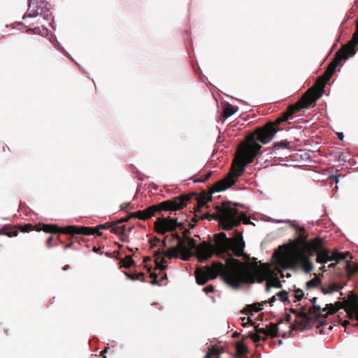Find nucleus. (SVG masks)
Returning a JSON list of instances; mask_svg holds the SVG:
<instances>
[{"label":"nucleus","mask_w":358,"mask_h":358,"mask_svg":"<svg viewBox=\"0 0 358 358\" xmlns=\"http://www.w3.org/2000/svg\"><path fill=\"white\" fill-rule=\"evenodd\" d=\"M276 133L277 130L273 127L272 124L266 123L263 127L256 129L247 137L246 142L240 145L237 151L238 158L234 160L231 172L214 184L210 194H204L197 199V207L194 210V215L192 218L194 223L199 220L207 219L210 216L208 213L201 215V208L206 206L208 201L211 200L212 193L224 191L233 185L237 178L244 172L246 164L253 162L262 148V145L257 143V141L262 144H266L273 138Z\"/></svg>","instance_id":"1"},{"label":"nucleus","mask_w":358,"mask_h":358,"mask_svg":"<svg viewBox=\"0 0 358 358\" xmlns=\"http://www.w3.org/2000/svg\"><path fill=\"white\" fill-rule=\"evenodd\" d=\"M182 241L187 248V250H181L184 254L182 257L184 260L188 259L192 250H195L200 262L206 261L214 254L221 257L229 251H231L236 257H242L245 261L250 259V256L244 252L245 242L241 234L240 236L233 238H227L224 232L216 234L214 236V245L206 241H203L197 245L195 240L192 238H188L187 240L182 239Z\"/></svg>","instance_id":"2"},{"label":"nucleus","mask_w":358,"mask_h":358,"mask_svg":"<svg viewBox=\"0 0 358 358\" xmlns=\"http://www.w3.org/2000/svg\"><path fill=\"white\" fill-rule=\"evenodd\" d=\"M229 257L224 264L219 262H213L210 266L198 268L195 271L196 282L203 285L210 279H215L220 276L228 285L236 289L243 282H252L255 280L254 275L249 269H243L244 264L231 257Z\"/></svg>","instance_id":"3"},{"label":"nucleus","mask_w":358,"mask_h":358,"mask_svg":"<svg viewBox=\"0 0 358 358\" xmlns=\"http://www.w3.org/2000/svg\"><path fill=\"white\" fill-rule=\"evenodd\" d=\"M195 196V194H181L157 204L152 205L143 210L131 213L130 217L145 221L155 216L157 213L170 211L171 213L180 210L187 206L191 198Z\"/></svg>","instance_id":"4"},{"label":"nucleus","mask_w":358,"mask_h":358,"mask_svg":"<svg viewBox=\"0 0 358 358\" xmlns=\"http://www.w3.org/2000/svg\"><path fill=\"white\" fill-rule=\"evenodd\" d=\"M236 204L232 206L230 202H223L221 206L217 208L219 215V223L224 230H231L241 224L250 223V219L243 212L238 213L236 208Z\"/></svg>","instance_id":"5"},{"label":"nucleus","mask_w":358,"mask_h":358,"mask_svg":"<svg viewBox=\"0 0 358 358\" xmlns=\"http://www.w3.org/2000/svg\"><path fill=\"white\" fill-rule=\"evenodd\" d=\"M243 269H249L252 274L254 275L255 280L251 283L257 281L262 283L266 280V290L269 292L271 287L276 288H281L282 284L277 276H271V271L269 264L266 263L262 264L260 262L256 261L254 258V262L249 263H243Z\"/></svg>","instance_id":"6"},{"label":"nucleus","mask_w":358,"mask_h":358,"mask_svg":"<svg viewBox=\"0 0 358 358\" xmlns=\"http://www.w3.org/2000/svg\"><path fill=\"white\" fill-rule=\"evenodd\" d=\"M358 44V24L357 30L354 33L352 39L343 45L335 54L334 59L330 62L324 74L321 76L327 82L336 71L337 66L342 65L349 57L355 54V47Z\"/></svg>","instance_id":"7"},{"label":"nucleus","mask_w":358,"mask_h":358,"mask_svg":"<svg viewBox=\"0 0 358 358\" xmlns=\"http://www.w3.org/2000/svg\"><path fill=\"white\" fill-rule=\"evenodd\" d=\"M175 240L178 242L176 247L170 248L166 251L159 250L156 252L155 257L156 258L155 262L158 269L164 271L166 268V266L164 265L166 262L165 257L169 259L177 258L179 252H182L181 250H187L185 247L182 238L178 233H173L171 234V241H174Z\"/></svg>","instance_id":"8"},{"label":"nucleus","mask_w":358,"mask_h":358,"mask_svg":"<svg viewBox=\"0 0 358 358\" xmlns=\"http://www.w3.org/2000/svg\"><path fill=\"white\" fill-rule=\"evenodd\" d=\"M91 229L86 228H78V226L71 225L66 227H59L56 224H39L36 225V231H43L50 234H65L71 236L77 235V234H90Z\"/></svg>","instance_id":"9"},{"label":"nucleus","mask_w":358,"mask_h":358,"mask_svg":"<svg viewBox=\"0 0 358 358\" xmlns=\"http://www.w3.org/2000/svg\"><path fill=\"white\" fill-rule=\"evenodd\" d=\"M177 228L180 229L184 228V223L179 222L178 217H171V216L158 217L154 223L155 231L161 235L167 232H173Z\"/></svg>","instance_id":"10"},{"label":"nucleus","mask_w":358,"mask_h":358,"mask_svg":"<svg viewBox=\"0 0 358 358\" xmlns=\"http://www.w3.org/2000/svg\"><path fill=\"white\" fill-rule=\"evenodd\" d=\"M321 237L316 236L315 238L308 241V236L306 234V231L303 228L299 229V234L292 242V248L294 250H316L319 246L320 239Z\"/></svg>","instance_id":"11"},{"label":"nucleus","mask_w":358,"mask_h":358,"mask_svg":"<svg viewBox=\"0 0 358 358\" xmlns=\"http://www.w3.org/2000/svg\"><path fill=\"white\" fill-rule=\"evenodd\" d=\"M294 261L296 270L300 267L306 273H310L314 269V265L310 259L313 256L310 249L294 250Z\"/></svg>","instance_id":"12"},{"label":"nucleus","mask_w":358,"mask_h":358,"mask_svg":"<svg viewBox=\"0 0 358 358\" xmlns=\"http://www.w3.org/2000/svg\"><path fill=\"white\" fill-rule=\"evenodd\" d=\"M29 7L27 13L24 18L29 17H36L42 15L44 18H48L50 15L49 3L45 0H29Z\"/></svg>","instance_id":"13"},{"label":"nucleus","mask_w":358,"mask_h":358,"mask_svg":"<svg viewBox=\"0 0 358 358\" xmlns=\"http://www.w3.org/2000/svg\"><path fill=\"white\" fill-rule=\"evenodd\" d=\"M312 91L313 90H307L296 103L287 108L285 113L289 118H292L294 114L299 112L301 109L308 108L315 103V97L312 98L310 94Z\"/></svg>","instance_id":"14"},{"label":"nucleus","mask_w":358,"mask_h":358,"mask_svg":"<svg viewBox=\"0 0 358 358\" xmlns=\"http://www.w3.org/2000/svg\"><path fill=\"white\" fill-rule=\"evenodd\" d=\"M324 239L320 238L319 246L316 250H312L313 255L316 254L315 262L320 264H324L328 262H331L330 254L331 251L325 247Z\"/></svg>","instance_id":"15"},{"label":"nucleus","mask_w":358,"mask_h":358,"mask_svg":"<svg viewBox=\"0 0 358 358\" xmlns=\"http://www.w3.org/2000/svg\"><path fill=\"white\" fill-rule=\"evenodd\" d=\"M305 308H303L302 313H300V317H297L295 320V324L292 326L291 330L299 329L303 331L307 329L311 328L310 322L312 317L306 313L304 312Z\"/></svg>","instance_id":"16"},{"label":"nucleus","mask_w":358,"mask_h":358,"mask_svg":"<svg viewBox=\"0 0 358 358\" xmlns=\"http://www.w3.org/2000/svg\"><path fill=\"white\" fill-rule=\"evenodd\" d=\"M345 309L350 319L355 318L357 321L355 326L358 327V299L357 296H355L354 299H351L347 302Z\"/></svg>","instance_id":"17"},{"label":"nucleus","mask_w":358,"mask_h":358,"mask_svg":"<svg viewBox=\"0 0 358 358\" xmlns=\"http://www.w3.org/2000/svg\"><path fill=\"white\" fill-rule=\"evenodd\" d=\"M327 83V81L325 80L323 78H322L320 76L317 79L315 85L308 90H313L312 92L310 94L311 95L310 96L312 98L315 97V101L317 100H318L322 96V92L324 91V88Z\"/></svg>","instance_id":"18"},{"label":"nucleus","mask_w":358,"mask_h":358,"mask_svg":"<svg viewBox=\"0 0 358 358\" xmlns=\"http://www.w3.org/2000/svg\"><path fill=\"white\" fill-rule=\"evenodd\" d=\"M277 265L282 269L296 270V264L294 261V256L280 255L277 259Z\"/></svg>","instance_id":"19"},{"label":"nucleus","mask_w":358,"mask_h":358,"mask_svg":"<svg viewBox=\"0 0 358 358\" xmlns=\"http://www.w3.org/2000/svg\"><path fill=\"white\" fill-rule=\"evenodd\" d=\"M112 223L107 222L103 224H99L96 227H83V226H78V228H86L91 229L90 234H77V235H94L96 234L98 236H102V233L100 231L101 229H111Z\"/></svg>","instance_id":"20"},{"label":"nucleus","mask_w":358,"mask_h":358,"mask_svg":"<svg viewBox=\"0 0 358 358\" xmlns=\"http://www.w3.org/2000/svg\"><path fill=\"white\" fill-rule=\"evenodd\" d=\"M224 352V349L217 345H211L208 348L207 354L204 358H220V355Z\"/></svg>","instance_id":"21"},{"label":"nucleus","mask_w":358,"mask_h":358,"mask_svg":"<svg viewBox=\"0 0 358 358\" xmlns=\"http://www.w3.org/2000/svg\"><path fill=\"white\" fill-rule=\"evenodd\" d=\"M0 234L6 235L8 237L17 236L18 234V228L17 226L5 225L0 229Z\"/></svg>","instance_id":"22"},{"label":"nucleus","mask_w":358,"mask_h":358,"mask_svg":"<svg viewBox=\"0 0 358 358\" xmlns=\"http://www.w3.org/2000/svg\"><path fill=\"white\" fill-rule=\"evenodd\" d=\"M331 256V262L335 261L336 263L340 261L345 259L348 257H350V259H352V255L349 252H340L338 250L331 251L330 254Z\"/></svg>","instance_id":"23"},{"label":"nucleus","mask_w":358,"mask_h":358,"mask_svg":"<svg viewBox=\"0 0 358 358\" xmlns=\"http://www.w3.org/2000/svg\"><path fill=\"white\" fill-rule=\"evenodd\" d=\"M236 355L238 357L246 356L248 352L247 346L242 341H238L235 344Z\"/></svg>","instance_id":"24"},{"label":"nucleus","mask_w":358,"mask_h":358,"mask_svg":"<svg viewBox=\"0 0 358 358\" xmlns=\"http://www.w3.org/2000/svg\"><path fill=\"white\" fill-rule=\"evenodd\" d=\"M342 288H343V287L340 284H338L337 282H333V283L329 284L327 287H322L321 288V291L324 294H331L334 292H338L340 289H341Z\"/></svg>","instance_id":"25"},{"label":"nucleus","mask_w":358,"mask_h":358,"mask_svg":"<svg viewBox=\"0 0 358 358\" xmlns=\"http://www.w3.org/2000/svg\"><path fill=\"white\" fill-rule=\"evenodd\" d=\"M291 143L287 140H282L280 141L275 142L271 149V152L280 149H289Z\"/></svg>","instance_id":"26"},{"label":"nucleus","mask_w":358,"mask_h":358,"mask_svg":"<svg viewBox=\"0 0 358 358\" xmlns=\"http://www.w3.org/2000/svg\"><path fill=\"white\" fill-rule=\"evenodd\" d=\"M350 260H346L345 268L348 272V278H350L355 273H358V264H355L352 265L350 264Z\"/></svg>","instance_id":"27"},{"label":"nucleus","mask_w":358,"mask_h":358,"mask_svg":"<svg viewBox=\"0 0 358 358\" xmlns=\"http://www.w3.org/2000/svg\"><path fill=\"white\" fill-rule=\"evenodd\" d=\"M290 119L287 115L284 112L282 113L281 116L276 118L273 122H268L267 124H272L273 127L277 130V131L280 129L279 125L281 124V123L286 122Z\"/></svg>","instance_id":"28"},{"label":"nucleus","mask_w":358,"mask_h":358,"mask_svg":"<svg viewBox=\"0 0 358 358\" xmlns=\"http://www.w3.org/2000/svg\"><path fill=\"white\" fill-rule=\"evenodd\" d=\"M309 314L313 315L316 320H319L320 317L324 318V313L321 312V307L319 305H314L308 310Z\"/></svg>","instance_id":"29"},{"label":"nucleus","mask_w":358,"mask_h":358,"mask_svg":"<svg viewBox=\"0 0 358 358\" xmlns=\"http://www.w3.org/2000/svg\"><path fill=\"white\" fill-rule=\"evenodd\" d=\"M315 277L313 279H312L306 282V289H311L315 288L318 285H320L321 277H322L323 275H320V274H319L318 275H317L316 274H315Z\"/></svg>","instance_id":"30"},{"label":"nucleus","mask_w":358,"mask_h":358,"mask_svg":"<svg viewBox=\"0 0 358 358\" xmlns=\"http://www.w3.org/2000/svg\"><path fill=\"white\" fill-rule=\"evenodd\" d=\"M110 231L117 235H123L125 231V226L121 225L118 221L113 222Z\"/></svg>","instance_id":"31"},{"label":"nucleus","mask_w":358,"mask_h":358,"mask_svg":"<svg viewBox=\"0 0 358 358\" xmlns=\"http://www.w3.org/2000/svg\"><path fill=\"white\" fill-rule=\"evenodd\" d=\"M341 308V303L337 302L336 305H333L332 303L327 304V308L328 311L326 313H324V318L328 317L329 315H333L336 313L340 308Z\"/></svg>","instance_id":"32"},{"label":"nucleus","mask_w":358,"mask_h":358,"mask_svg":"<svg viewBox=\"0 0 358 358\" xmlns=\"http://www.w3.org/2000/svg\"><path fill=\"white\" fill-rule=\"evenodd\" d=\"M262 306L263 303H253L251 305H248L244 309V313L245 314L252 313L253 312L257 313L262 310Z\"/></svg>","instance_id":"33"},{"label":"nucleus","mask_w":358,"mask_h":358,"mask_svg":"<svg viewBox=\"0 0 358 358\" xmlns=\"http://www.w3.org/2000/svg\"><path fill=\"white\" fill-rule=\"evenodd\" d=\"M268 331V334L269 336L273 338L278 336V324L271 322L268 326V329H266Z\"/></svg>","instance_id":"34"},{"label":"nucleus","mask_w":358,"mask_h":358,"mask_svg":"<svg viewBox=\"0 0 358 358\" xmlns=\"http://www.w3.org/2000/svg\"><path fill=\"white\" fill-rule=\"evenodd\" d=\"M120 263L121 264V266L129 268L134 264V261L131 256L127 255L124 259H121Z\"/></svg>","instance_id":"35"},{"label":"nucleus","mask_w":358,"mask_h":358,"mask_svg":"<svg viewBox=\"0 0 358 358\" xmlns=\"http://www.w3.org/2000/svg\"><path fill=\"white\" fill-rule=\"evenodd\" d=\"M124 274L131 280H140L143 282L145 281V279H144V276H145V274L143 273V272H141L139 273H133V274H130L127 272H124Z\"/></svg>","instance_id":"36"},{"label":"nucleus","mask_w":358,"mask_h":358,"mask_svg":"<svg viewBox=\"0 0 358 358\" xmlns=\"http://www.w3.org/2000/svg\"><path fill=\"white\" fill-rule=\"evenodd\" d=\"M236 109L231 105L228 104L223 110V116L226 118L235 113Z\"/></svg>","instance_id":"37"},{"label":"nucleus","mask_w":358,"mask_h":358,"mask_svg":"<svg viewBox=\"0 0 358 358\" xmlns=\"http://www.w3.org/2000/svg\"><path fill=\"white\" fill-rule=\"evenodd\" d=\"M18 229H20L22 232H29L34 229L36 230V226L34 227L31 224H27L20 227Z\"/></svg>","instance_id":"38"},{"label":"nucleus","mask_w":358,"mask_h":358,"mask_svg":"<svg viewBox=\"0 0 358 358\" xmlns=\"http://www.w3.org/2000/svg\"><path fill=\"white\" fill-rule=\"evenodd\" d=\"M277 296H278L279 299L282 301H288V292L285 290H282L277 293Z\"/></svg>","instance_id":"39"},{"label":"nucleus","mask_w":358,"mask_h":358,"mask_svg":"<svg viewBox=\"0 0 358 358\" xmlns=\"http://www.w3.org/2000/svg\"><path fill=\"white\" fill-rule=\"evenodd\" d=\"M294 297L296 301H300L304 296V294L302 289L297 288L294 290Z\"/></svg>","instance_id":"40"},{"label":"nucleus","mask_w":358,"mask_h":358,"mask_svg":"<svg viewBox=\"0 0 358 358\" xmlns=\"http://www.w3.org/2000/svg\"><path fill=\"white\" fill-rule=\"evenodd\" d=\"M212 176V171H208L206 175L203 177H201L198 179L194 180V182H203L208 180Z\"/></svg>","instance_id":"41"},{"label":"nucleus","mask_w":358,"mask_h":358,"mask_svg":"<svg viewBox=\"0 0 358 358\" xmlns=\"http://www.w3.org/2000/svg\"><path fill=\"white\" fill-rule=\"evenodd\" d=\"M248 337L250 338L254 343H258L262 339L259 335L253 333H250Z\"/></svg>","instance_id":"42"},{"label":"nucleus","mask_w":358,"mask_h":358,"mask_svg":"<svg viewBox=\"0 0 358 358\" xmlns=\"http://www.w3.org/2000/svg\"><path fill=\"white\" fill-rule=\"evenodd\" d=\"M255 331L258 335H259V334H262L266 336H268V331H267L266 329L259 328L258 326H255Z\"/></svg>","instance_id":"43"},{"label":"nucleus","mask_w":358,"mask_h":358,"mask_svg":"<svg viewBox=\"0 0 358 358\" xmlns=\"http://www.w3.org/2000/svg\"><path fill=\"white\" fill-rule=\"evenodd\" d=\"M150 276L152 278V280L151 281L152 285H161V283L157 280V274L156 273H151Z\"/></svg>","instance_id":"44"},{"label":"nucleus","mask_w":358,"mask_h":358,"mask_svg":"<svg viewBox=\"0 0 358 358\" xmlns=\"http://www.w3.org/2000/svg\"><path fill=\"white\" fill-rule=\"evenodd\" d=\"M203 292L206 294L208 293H213L215 292V287L212 285H208L206 287L203 288Z\"/></svg>","instance_id":"45"},{"label":"nucleus","mask_w":358,"mask_h":358,"mask_svg":"<svg viewBox=\"0 0 358 358\" xmlns=\"http://www.w3.org/2000/svg\"><path fill=\"white\" fill-rule=\"evenodd\" d=\"M182 230L183 231H182V236H183V238H184L183 240H187L188 238H190L189 237L190 231L189 229H187L185 228V227L184 226V228Z\"/></svg>","instance_id":"46"},{"label":"nucleus","mask_w":358,"mask_h":358,"mask_svg":"<svg viewBox=\"0 0 358 358\" xmlns=\"http://www.w3.org/2000/svg\"><path fill=\"white\" fill-rule=\"evenodd\" d=\"M159 238L155 237L150 240V243L151 244V248H153L156 246L157 243L159 242Z\"/></svg>","instance_id":"47"},{"label":"nucleus","mask_w":358,"mask_h":358,"mask_svg":"<svg viewBox=\"0 0 358 358\" xmlns=\"http://www.w3.org/2000/svg\"><path fill=\"white\" fill-rule=\"evenodd\" d=\"M53 239H54V238H53V236H50L48 238V240H47V241H46V245H47V247H48V248H52V247L53 246V245H52V241H53Z\"/></svg>","instance_id":"48"},{"label":"nucleus","mask_w":358,"mask_h":358,"mask_svg":"<svg viewBox=\"0 0 358 358\" xmlns=\"http://www.w3.org/2000/svg\"><path fill=\"white\" fill-rule=\"evenodd\" d=\"M131 218L132 217H130V214H129L127 217L119 220L118 222H120V224H122L124 222H128Z\"/></svg>","instance_id":"49"},{"label":"nucleus","mask_w":358,"mask_h":358,"mask_svg":"<svg viewBox=\"0 0 358 358\" xmlns=\"http://www.w3.org/2000/svg\"><path fill=\"white\" fill-rule=\"evenodd\" d=\"M290 312L293 314H295L296 315V316L299 317H300V313H302V311H298L297 310L294 309V308H290Z\"/></svg>","instance_id":"50"},{"label":"nucleus","mask_w":358,"mask_h":358,"mask_svg":"<svg viewBox=\"0 0 358 358\" xmlns=\"http://www.w3.org/2000/svg\"><path fill=\"white\" fill-rule=\"evenodd\" d=\"M276 301L275 296H273L269 300L268 303L271 306H273V303Z\"/></svg>","instance_id":"51"},{"label":"nucleus","mask_w":358,"mask_h":358,"mask_svg":"<svg viewBox=\"0 0 358 358\" xmlns=\"http://www.w3.org/2000/svg\"><path fill=\"white\" fill-rule=\"evenodd\" d=\"M120 236L121 241H122V242H127L128 241V238L124 236V234L123 235H120Z\"/></svg>","instance_id":"52"},{"label":"nucleus","mask_w":358,"mask_h":358,"mask_svg":"<svg viewBox=\"0 0 358 358\" xmlns=\"http://www.w3.org/2000/svg\"><path fill=\"white\" fill-rule=\"evenodd\" d=\"M317 297H313V299H310V303L313 304V306L314 305H317L316 303H317Z\"/></svg>","instance_id":"53"},{"label":"nucleus","mask_w":358,"mask_h":358,"mask_svg":"<svg viewBox=\"0 0 358 358\" xmlns=\"http://www.w3.org/2000/svg\"><path fill=\"white\" fill-rule=\"evenodd\" d=\"M291 319H292V317H291V315L289 314H287L285 315V320H286L287 322L291 323Z\"/></svg>","instance_id":"54"},{"label":"nucleus","mask_w":358,"mask_h":358,"mask_svg":"<svg viewBox=\"0 0 358 358\" xmlns=\"http://www.w3.org/2000/svg\"><path fill=\"white\" fill-rule=\"evenodd\" d=\"M336 263H331L329 264L328 268H334L336 266Z\"/></svg>","instance_id":"55"},{"label":"nucleus","mask_w":358,"mask_h":358,"mask_svg":"<svg viewBox=\"0 0 358 358\" xmlns=\"http://www.w3.org/2000/svg\"><path fill=\"white\" fill-rule=\"evenodd\" d=\"M350 323L349 321L348 320H345L343 322V326L346 329L348 325H349Z\"/></svg>","instance_id":"56"},{"label":"nucleus","mask_w":358,"mask_h":358,"mask_svg":"<svg viewBox=\"0 0 358 358\" xmlns=\"http://www.w3.org/2000/svg\"><path fill=\"white\" fill-rule=\"evenodd\" d=\"M322 266H321L320 268V271H321L322 272H326L327 271V268H326V266L324 265V264H322Z\"/></svg>","instance_id":"57"},{"label":"nucleus","mask_w":358,"mask_h":358,"mask_svg":"<svg viewBox=\"0 0 358 358\" xmlns=\"http://www.w3.org/2000/svg\"><path fill=\"white\" fill-rule=\"evenodd\" d=\"M167 238H168V236H166L165 238L162 241V245H163L164 248L166 247V240H167Z\"/></svg>","instance_id":"58"},{"label":"nucleus","mask_w":358,"mask_h":358,"mask_svg":"<svg viewBox=\"0 0 358 358\" xmlns=\"http://www.w3.org/2000/svg\"><path fill=\"white\" fill-rule=\"evenodd\" d=\"M338 137L340 140H343V137H344V135L343 133H338Z\"/></svg>","instance_id":"59"},{"label":"nucleus","mask_w":358,"mask_h":358,"mask_svg":"<svg viewBox=\"0 0 358 358\" xmlns=\"http://www.w3.org/2000/svg\"><path fill=\"white\" fill-rule=\"evenodd\" d=\"M239 336H240V333H238L236 331L233 334L232 336H233V338H238Z\"/></svg>","instance_id":"60"},{"label":"nucleus","mask_w":358,"mask_h":358,"mask_svg":"<svg viewBox=\"0 0 358 358\" xmlns=\"http://www.w3.org/2000/svg\"><path fill=\"white\" fill-rule=\"evenodd\" d=\"M166 279H167L166 274L164 273L163 275V276L161 278L160 281L162 282L164 280H166Z\"/></svg>","instance_id":"61"},{"label":"nucleus","mask_w":358,"mask_h":358,"mask_svg":"<svg viewBox=\"0 0 358 358\" xmlns=\"http://www.w3.org/2000/svg\"><path fill=\"white\" fill-rule=\"evenodd\" d=\"M72 245H73V243H72V242H71V243H68V244H66V245H65V249H66V248H71Z\"/></svg>","instance_id":"62"},{"label":"nucleus","mask_w":358,"mask_h":358,"mask_svg":"<svg viewBox=\"0 0 358 358\" xmlns=\"http://www.w3.org/2000/svg\"><path fill=\"white\" fill-rule=\"evenodd\" d=\"M245 319H246L245 317H243V318H241L242 322H242V326H243V327H246V323L245 322Z\"/></svg>","instance_id":"63"},{"label":"nucleus","mask_w":358,"mask_h":358,"mask_svg":"<svg viewBox=\"0 0 358 358\" xmlns=\"http://www.w3.org/2000/svg\"><path fill=\"white\" fill-rule=\"evenodd\" d=\"M99 250H100V248H97L96 247H94V248H93V251L95 252H98Z\"/></svg>","instance_id":"64"}]
</instances>
